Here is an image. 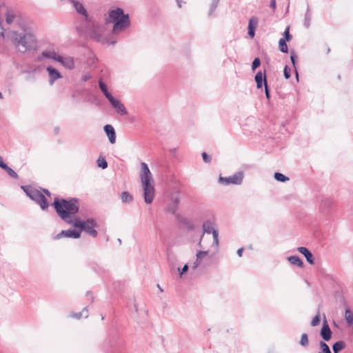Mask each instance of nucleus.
<instances>
[{
    "instance_id": "56",
    "label": "nucleus",
    "mask_w": 353,
    "mask_h": 353,
    "mask_svg": "<svg viewBox=\"0 0 353 353\" xmlns=\"http://www.w3.org/2000/svg\"><path fill=\"white\" fill-rule=\"evenodd\" d=\"M243 248H239L238 250H237V255L241 257L242 256V254H243Z\"/></svg>"
},
{
    "instance_id": "40",
    "label": "nucleus",
    "mask_w": 353,
    "mask_h": 353,
    "mask_svg": "<svg viewBox=\"0 0 353 353\" xmlns=\"http://www.w3.org/2000/svg\"><path fill=\"white\" fill-rule=\"evenodd\" d=\"M15 18V15L12 12L8 11L6 14V22L8 24H11Z\"/></svg>"
},
{
    "instance_id": "26",
    "label": "nucleus",
    "mask_w": 353,
    "mask_h": 353,
    "mask_svg": "<svg viewBox=\"0 0 353 353\" xmlns=\"http://www.w3.org/2000/svg\"><path fill=\"white\" fill-rule=\"evenodd\" d=\"M288 261L293 265L303 267V261L298 256H290L288 257Z\"/></svg>"
},
{
    "instance_id": "20",
    "label": "nucleus",
    "mask_w": 353,
    "mask_h": 353,
    "mask_svg": "<svg viewBox=\"0 0 353 353\" xmlns=\"http://www.w3.org/2000/svg\"><path fill=\"white\" fill-rule=\"evenodd\" d=\"M297 250L301 253L303 255H304V256L305 257L307 261L312 265L314 263V258H313V255L311 253V252L306 248L305 247H299L297 248Z\"/></svg>"
},
{
    "instance_id": "9",
    "label": "nucleus",
    "mask_w": 353,
    "mask_h": 353,
    "mask_svg": "<svg viewBox=\"0 0 353 353\" xmlns=\"http://www.w3.org/2000/svg\"><path fill=\"white\" fill-rule=\"evenodd\" d=\"M81 236V232L76 230H62L60 233L57 234L54 239H59L63 237L79 239Z\"/></svg>"
},
{
    "instance_id": "34",
    "label": "nucleus",
    "mask_w": 353,
    "mask_h": 353,
    "mask_svg": "<svg viewBox=\"0 0 353 353\" xmlns=\"http://www.w3.org/2000/svg\"><path fill=\"white\" fill-rule=\"evenodd\" d=\"M311 18H312V14H311V12L309 8H307L306 12L305 14V20H304V26L307 28H309L310 26Z\"/></svg>"
},
{
    "instance_id": "45",
    "label": "nucleus",
    "mask_w": 353,
    "mask_h": 353,
    "mask_svg": "<svg viewBox=\"0 0 353 353\" xmlns=\"http://www.w3.org/2000/svg\"><path fill=\"white\" fill-rule=\"evenodd\" d=\"M283 74L285 79H288L291 76V69L285 65L283 70Z\"/></svg>"
},
{
    "instance_id": "41",
    "label": "nucleus",
    "mask_w": 353,
    "mask_h": 353,
    "mask_svg": "<svg viewBox=\"0 0 353 353\" xmlns=\"http://www.w3.org/2000/svg\"><path fill=\"white\" fill-rule=\"evenodd\" d=\"M97 165L99 167L103 168V169H105L108 167V163L107 161H105V159L103 158H99L98 160H97Z\"/></svg>"
},
{
    "instance_id": "49",
    "label": "nucleus",
    "mask_w": 353,
    "mask_h": 353,
    "mask_svg": "<svg viewBox=\"0 0 353 353\" xmlns=\"http://www.w3.org/2000/svg\"><path fill=\"white\" fill-rule=\"evenodd\" d=\"M183 222L187 224V228L188 230H193L194 229V225L190 223L188 220H184Z\"/></svg>"
},
{
    "instance_id": "50",
    "label": "nucleus",
    "mask_w": 353,
    "mask_h": 353,
    "mask_svg": "<svg viewBox=\"0 0 353 353\" xmlns=\"http://www.w3.org/2000/svg\"><path fill=\"white\" fill-rule=\"evenodd\" d=\"M92 268L94 269V270L95 272H97V273H99H99H101V272H102L103 271V268H102L101 267H100L99 265H97V264H96V265H94L92 266Z\"/></svg>"
},
{
    "instance_id": "19",
    "label": "nucleus",
    "mask_w": 353,
    "mask_h": 353,
    "mask_svg": "<svg viewBox=\"0 0 353 353\" xmlns=\"http://www.w3.org/2000/svg\"><path fill=\"white\" fill-rule=\"evenodd\" d=\"M203 232L201 236V239H200V241L198 243V245L201 248V239H202V237L203 236V234L204 233H208V234H210L212 232V231H214L215 230V228H214V224L212 222L210 221H205L203 224Z\"/></svg>"
},
{
    "instance_id": "32",
    "label": "nucleus",
    "mask_w": 353,
    "mask_h": 353,
    "mask_svg": "<svg viewBox=\"0 0 353 353\" xmlns=\"http://www.w3.org/2000/svg\"><path fill=\"white\" fill-rule=\"evenodd\" d=\"M344 317L347 327L353 324V314L350 309L345 310Z\"/></svg>"
},
{
    "instance_id": "38",
    "label": "nucleus",
    "mask_w": 353,
    "mask_h": 353,
    "mask_svg": "<svg viewBox=\"0 0 353 353\" xmlns=\"http://www.w3.org/2000/svg\"><path fill=\"white\" fill-rule=\"evenodd\" d=\"M309 344L308 336L307 334L303 333L301 335V340L299 341V345L303 347H307Z\"/></svg>"
},
{
    "instance_id": "46",
    "label": "nucleus",
    "mask_w": 353,
    "mask_h": 353,
    "mask_svg": "<svg viewBox=\"0 0 353 353\" xmlns=\"http://www.w3.org/2000/svg\"><path fill=\"white\" fill-rule=\"evenodd\" d=\"M282 39H285V40L289 41L291 39V35L290 34V28L288 27L283 32V37Z\"/></svg>"
},
{
    "instance_id": "52",
    "label": "nucleus",
    "mask_w": 353,
    "mask_h": 353,
    "mask_svg": "<svg viewBox=\"0 0 353 353\" xmlns=\"http://www.w3.org/2000/svg\"><path fill=\"white\" fill-rule=\"evenodd\" d=\"M265 85V93L266 98L268 99H269L270 97V91H269L268 84L265 83V85Z\"/></svg>"
},
{
    "instance_id": "29",
    "label": "nucleus",
    "mask_w": 353,
    "mask_h": 353,
    "mask_svg": "<svg viewBox=\"0 0 353 353\" xmlns=\"http://www.w3.org/2000/svg\"><path fill=\"white\" fill-rule=\"evenodd\" d=\"M345 347V343L343 341H339L334 343L332 345V350L334 353H339Z\"/></svg>"
},
{
    "instance_id": "53",
    "label": "nucleus",
    "mask_w": 353,
    "mask_h": 353,
    "mask_svg": "<svg viewBox=\"0 0 353 353\" xmlns=\"http://www.w3.org/2000/svg\"><path fill=\"white\" fill-rule=\"evenodd\" d=\"M169 266L172 272H174L176 270L177 268L176 267V263L169 264Z\"/></svg>"
},
{
    "instance_id": "57",
    "label": "nucleus",
    "mask_w": 353,
    "mask_h": 353,
    "mask_svg": "<svg viewBox=\"0 0 353 353\" xmlns=\"http://www.w3.org/2000/svg\"><path fill=\"white\" fill-rule=\"evenodd\" d=\"M273 176L279 177V176H285L284 174H283L282 173L276 172L274 173V176Z\"/></svg>"
},
{
    "instance_id": "35",
    "label": "nucleus",
    "mask_w": 353,
    "mask_h": 353,
    "mask_svg": "<svg viewBox=\"0 0 353 353\" xmlns=\"http://www.w3.org/2000/svg\"><path fill=\"white\" fill-rule=\"evenodd\" d=\"M71 316L77 319H81L82 316L87 318L88 316V311L87 307H85L81 312L74 313Z\"/></svg>"
},
{
    "instance_id": "31",
    "label": "nucleus",
    "mask_w": 353,
    "mask_h": 353,
    "mask_svg": "<svg viewBox=\"0 0 353 353\" xmlns=\"http://www.w3.org/2000/svg\"><path fill=\"white\" fill-rule=\"evenodd\" d=\"M121 199L124 203H130L133 201V196L128 192H123L121 195Z\"/></svg>"
},
{
    "instance_id": "59",
    "label": "nucleus",
    "mask_w": 353,
    "mask_h": 353,
    "mask_svg": "<svg viewBox=\"0 0 353 353\" xmlns=\"http://www.w3.org/2000/svg\"><path fill=\"white\" fill-rule=\"evenodd\" d=\"M177 5L179 8H181V0H176Z\"/></svg>"
},
{
    "instance_id": "47",
    "label": "nucleus",
    "mask_w": 353,
    "mask_h": 353,
    "mask_svg": "<svg viewBox=\"0 0 353 353\" xmlns=\"http://www.w3.org/2000/svg\"><path fill=\"white\" fill-rule=\"evenodd\" d=\"M296 56L295 55L294 52H292L291 53V55H290V59H291V61H292V64H293V66H294V68L295 70H296V66H295V60H296ZM296 78L298 79V72H297V71H296Z\"/></svg>"
},
{
    "instance_id": "55",
    "label": "nucleus",
    "mask_w": 353,
    "mask_h": 353,
    "mask_svg": "<svg viewBox=\"0 0 353 353\" xmlns=\"http://www.w3.org/2000/svg\"><path fill=\"white\" fill-rule=\"evenodd\" d=\"M276 180L281 182H285L290 179V178H275Z\"/></svg>"
},
{
    "instance_id": "23",
    "label": "nucleus",
    "mask_w": 353,
    "mask_h": 353,
    "mask_svg": "<svg viewBox=\"0 0 353 353\" xmlns=\"http://www.w3.org/2000/svg\"><path fill=\"white\" fill-rule=\"evenodd\" d=\"M99 86L104 96L107 98L108 101H110L114 97L112 94L108 91V87L106 84L101 79L99 81Z\"/></svg>"
},
{
    "instance_id": "24",
    "label": "nucleus",
    "mask_w": 353,
    "mask_h": 353,
    "mask_svg": "<svg viewBox=\"0 0 353 353\" xmlns=\"http://www.w3.org/2000/svg\"><path fill=\"white\" fill-rule=\"evenodd\" d=\"M255 81L256 83L257 88H262L263 83L264 85L267 83L265 75H263L261 72H257V74L255 76Z\"/></svg>"
},
{
    "instance_id": "7",
    "label": "nucleus",
    "mask_w": 353,
    "mask_h": 353,
    "mask_svg": "<svg viewBox=\"0 0 353 353\" xmlns=\"http://www.w3.org/2000/svg\"><path fill=\"white\" fill-rule=\"evenodd\" d=\"M143 190L144 201L146 204L152 203L154 196V178H141Z\"/></svg>"
},
{
    "instance_id": "8",
    "label": "nucleus",
    "mask_w": 353,
    "mask_h": 353,
    "mask_svg": "<svg viewBox=\"0 0 353 353\" xmlns=\"http://www.w3.org/2000/svg\"><path fill=\"white\" fill-rule=\"evenodd\" d=\"M180 192L178 189H175L168 194L170 203L167 207V212L174 214L178 209L180 199Z\"/></svg>"
},
{
    "instance_id": "16",
    "label": "nucleus",
    "mask_w": 353,
    "mask_h": 353,
    "mask_svg": "<svg viewBox=\"0 0 353 353\" xmlns=\"http://www.w3.org/2000/svg\"><path fill=\"white\" fill-rule=\"evenodd\" d=\"M57 62L60 63L63 67L67 69L71 70L74 68V59L71 57H62L59 55Z\"/></svg>"
},
{
    "instance_id": "15",
    "label": "nucleus",
    "mask_w": 353,
    "mask_h": 353,
    "mask_svg": "<svg viewBox=\"0 0 353 353\" xmlns=\"http://www.w3.org/2000/svg\"><path fill=\"white\" fill-rule=\"evenodd\" d=\"M242 182L243 178H219L218 179V183L221 185H240Z\"/></svg>"
},
{
    "instance_id": "58",
    "label": "nucleus",
    "mask_w": 353,
    "mask_h": 353,
    "mask_svg": "<svg viewBox=\"0 0 353 353\" xmlns=\"http://www.w3.org/2000/svg\"><path fill=\"white\" fill-rule=\"evenodd\" d=\"M43 191L45 192L46 194H47L48 196H50L51 194L50 192V191L47 189H43Z\"/></svg>"
},
{
    "instance_id": "51",
    "label": "nucleus",
    "mask_w": 353,
    "mask_h": 353,
    "mask_svg": "<svg viewBox=\"0 0 353 353\" xmlns=\"http://www.w3.org/2000/svg\"><path fill=\"white\" fill-rule=\"evenodd\" d=\"M90 78H91V75L88 73H86V74H84L82 75L81 81L83 82H85L88 80H89Z\"/></svg>"
},
{
    "instance_id": "28",
    "label": "nucleus",
    "mask_w": 353,
    "mask_h": 353,
    "mask_svg": "<svg viewBox=\"0 0 353 353\" xmlns=\"http://www.w3.org/2000/svg\"><path fill=\"white\" fill-rule=\"evenodd\" d=\"M151 172L148 165L142 162L141 163L140 176H150Z\"/></svg>"
},
{
    "instance_id": "33",
    "label": "nucleus",
    "mask_w": 353,
    "mask_h": 353,
    "mask_svg": "<svg viewBox=\"0 0 353 353\" xmlns=\"http://www.w3.org/2000/svg\"><path fill=\"white\" fill-rule=\"evenodd\" d=\"M288 41L285 40V39H280L279 41V48L280 51L284 53H287L288 52V45L286 43Z\"/></svg>"
},
{
    "instance_id": "6",
    "label": "nucleus",
    "mask_w": 353,
    "mask_h": 353,
    "mask_svg": "<svg viewBox=\"0 0 353 353\" xmlns=\"http://www.w3.org/2000/svg\"><path fill=\"white\" fill-rule=\"evenodd\" d=\"M72 225L79 228L80 232H85L88 234L93 238H96L98 235V232L95 229L98 227V223L93 218H90L85 221H82L79 218H75L74 222Z\"/></svg>"
},
{
    "instance_id": "5",
    "label": "nucleus",
    "mask_w": 353,
    "mask_h": 353,
    "mask_svg": "<svg viewBox=\"0 0 353 353\" xmlns=\"http://www.w3.org/2000/svg\"><path fill=\"white\" fill-rule=\"evenodd\" d=\"M21 189L26 195L35 203H37L42 210H46L49 203L46 196L38 190L31 185H21Z\"/></svg>"
},
{
    "instance_id": "37",
    "label": "nucleus",
    "mask_w": 353,
    "mask_h": 353,
    "mask_svg": "<svg viewBox=\"0 0 353 353\" xmlns=\"http://www.w3.org/2000/svg\"><path fill=\"white\" fill-rule=\"evenodd\" d=\"M212 236H213L212 246H215L216 250H217L219 248V232L216 230H215L214 231H212Z\"/></svg>"
},
{
    "instance_id": "60",
    "label": "nucleus",
    "mask_w": 353,
    "mask_h": 353,
    "mask_svg": "<svg viewBox=\"0 0 353 353\" xmlns=\"http://www.w3.org/2000/svg\"><path fill=\"white\" fill-rule=\"evenodd\" d=\"M348 327L350 328V330H351V334L353 336V324L350 325V326H348Z\"/></svg>"
},
{
    "instance_id": "30",
    "label": "nucleus",
    "mask_w": 353,
    "mask_h": 353,
    "mask_svg": "<svg viewBox=\"0 0 353 353\" xmlns=\"http://www.w3.org/2000/svg\"><path fill=\"white\" fill-rule=\"evenodd\" d=\"M167 260L168 264H174L177 262V257L176 254L170 249L167 250Z\"/></svg>"
},
{
    "instance_id": "25",
    "label": "nucleus",
    "mask_w": 353,
    "mask_h": 353,
    "mask_svg": "<svg viewBox=\"0 0 353 353\" xmlns=\"http://www.w3.org/2000/svg\"><path fill=\"white\" fill-rule=\"evenodd\" d=\"M0 167L6 171L9 176H18L17 173L11 168L3 162L1 157H0Z\"/></svg>"
},
{
    "instance_id": "36",
    "label": "nucleus",
    "mask_w": 353,
    "mask_h": 353,
    "mask_svg": "<svg viewBox=\"0 0 353 353\" xmlns=\"http://www.w3.org/2000/svg\"><path fill=\"white\" fill-rule=\"evenodd\" d=\"M319 347L321 352H319V353H332L330 347L324 341L319 342Z\"/></svg>"
},
{
    "instance_id": "27",
    "label": "nucleus",
    "mask_w": 353,
    "mask_h": 353,
    "mask_svg": "<svg viewBox=\"0 0 353 353\" xmlns=\"http://www.w3.org/2000/svg\"><path fill=\"white\" fill-rule=\"evenodd\" d=\"M252 168L250 165H243L241 170L233 174L232 176H243L244 174H250L248 171Z\"/></svg>"
},
{
    "instance_id": "12",
    "label": "nucleus",
    "mask_w": 353,
    "mask_h": 353,
    "mask_svg": "<svg viewBox=\"0 0 353 353\" xmlns=\"http://www.w3.org/2000/svg\"><path fill=\"white\" fill-rule=\"evenodd\" d=\"M334 201L329 198L325 197L321 199V203L319 205V210L321 213L326 214L328 210L333 206Z\"/></svg>"
},
{
    "instance_id": "4",
    "label": "nucleus",
    "mask_w": 353,
    "mask_h": 353,
    "mask_svg": "<svg viewBox=\"0 0 353 353\" xmlns=\"http://www.w3.org/2000/svg\"><path fill=\"white\" fill-rule=\"evenodd\" d=\"M88 26L86 27V32L90 38L94 39L97 42H101L102 43H107L114 45L116 41H110L107 38H103L101 35L103 30V26L92 21L90 19L87 21Z\"/></svg>"
},
{
    "instance_id": "42",
    "label": "nucleus",
    "mask_w": 353,
    "mask_h": 353,
    "mask_svg": "<svg viewBox=\"0 0 353 353\" xmlns=\"http://www.w3.org/2000/svg\"><path fill=\"white\" fill-rule=\"evenodd\" d=\"M320 321H321L320 315H319V314H317L312 319V320L311 321V325L312 327H315V326L318 325L320 323Z\"/></svg>"
},
{
    "instance_id": "39",
    "label": "nucleus",
    "mask_w": 353,
    "mask_h": 353,
    "mask_svg": "<svg viewBox=\"0 0 353 353\" xmlns=\"http://www.w3.org/2000/svg\"><path fill=\"white\" fill-rule=\"evenodd\" d=\"M219 1H220V0H213L212 1L210 8L209 13H208L209 16H211L213 14V12L215 11V10L216 9V8L218 6Z\"/></svg>"
},
{
    "instance_id": "48",
    "label": "nucleus",
    "mask_w": 353,
    "mask_h": 353,
    "mask_svg": "<svg viewBox=\"0 0 353 353\" xmlns=\"http://www.w3.org/2000/svg\"><path fill=\"white\" fill-rule=\"evenodd\" d=\"M202 158L204 162L210 163L211 161V157L206 152L202 153Z\"/></svg>"
},
{
    "instance_id": "1",
    "label": "nucleus",
    "mask_w": 353,
    "mask_h": 353,
    "mask_svg": "<svg viewBox=\"0 0 353 353\" xmlns=\"http://www.w3.org/2000/svg\"><path fill=\"white\" fill-rule=\"evenodd\" d=\"M78 202L79 200L76 198L70 199L56 198L52 205L61 219L68 224L72 225L74 219L72 216L76 214L79 210Z\"/></svg>"
},
{
    "instance_id": "14",
    "label": "nucleus",
    "mask_w": 353,
    "mask_h": 353,
    "mask_svg": "<svg viewBox=\"0 0 353 353\" xmlns=\"http://www.w3.org/2000/svg\"><path fill=\"white\" fill-rule=\"evenodd\" d=\"M320 335L325 341H328L332 338V331L327 324L326 319H325L321 330L320 331Z\"/></svg>"
},
{
    "instance_id": "21",
    "label": "nucleus",
    "mask_w": 353,
    "mask_h": 353,
    "mask_svg": "<svg viewBox=\"0 0 353 353\" xmlns=\"http://www.w3.org/2000/svg\"><path fill=\"white\" fill-rule=\"evenodd\" d=\"M208 254V251H198L196 254V261L193 263L192 265V269L195 270L198 267L199 265L201 264V259L206 256Z\"/></svg>"
},
{
    "instance_id": "63",
    "label": "nucleus",
    "mask_w": 353,
    "mask_h": 353,
    "mask_svg": "<svg viewBox=\"0 0 353 353\" xmlns=\"http://www.w3.org/2000/svg\"><path fill=\"white\" fill-rule=\"evenodd\" d=\"M158 287L159 288V290H160L161 291H162L161 288H160V287H159V285H158Z\"/></svg>"
},
{
    "instance_id": "44",
    "label": "nucleus",
    "mask_w": 353,
    "mask_h": 353,
    "mask_svg": "<svg viewBox=\"0 0 353 353\" xmlns=\"http://www.w3.org/2000/svg\"><path fill=\"white\" fill-rule=\"evenodd\" d=\"M260 64H261V61H260L259 58H258V57L255 58L253 60L252 63V70H254L258 67H259Z\"/></svg>"
},
{
    "instance_id": "22",
    "label": "nucleus",
    "mask_w": 353,
    "mask_h": 353,
    "mask_svg": "<svg viewBox=\"0 0 353 353\" xmlns=\"http://www.w3.org/2000/svg\"><path fill=\"white\" fill-rule=\"evenodd\" d=\"M72 3H73V6H74V8H75L76 11L77 12H79V14L84 15L85 17L86 21L90 20V18L87 14V11L85 9L83 5L81 3L76 1H73Z\"/></svg>"
},
{
    "instance_id": "13",
    "label": "nucleus",
    "mask_w": 353,
    "mask_h": 353,
    "mask_svg": "<svg viewBox=\"0 0 353 353\" xmlns=\"http://www.w3.org/2000/svg\"><path fill=\"white\" fill-rule=\"evenodd\" d=\"M46 70L48 72L50 85H53L56 80L61 78V73L52 66H48Z\"/></svg>"
},
{
    "instance_id": "10",
    "label": "nucleus",
    "mask_w": 353,
    "mask_h": 353,
    "mask_svg": "<svg viewBox=\"0 0 353 353\" xmlns=\"http://www.w3.org/2000/svg\"><path fill=\"white\" fill-rule=\"evenodd\" d=\"M109 101L119 114L121 115H126L128 114L125 107L119 99L113 97Z\"/></svg>"
},
{
    "instance_id": "17",
    "label": "nucleus",
    "mask_w": 353,
    "mask_h": 353,
    "mask_svg": "<svg viewBox=\"0 0 353 353\" xmlns=\"http://www.w3.org/2000/svg\"><path fill=\"white\" fill-rule=\"evenodd\" d=\"M258 23L259 19L256 17H252L249 20L248 34L251 38H253L255 35V30L258 26Z\"/></svg>"
},
{
    "instance_id": "62",
    "label": "nucleus",
    "mask_w": 353,
    "mask_h": 353,
    "mask_svg": "<svg viewBox=\"0 0 353 353\" xmlns=\"http://www.w3.org/2000/svg\"><path fill=\"white\" fill-rule=\"evenodd\" d=\"M118 241H119V244H121V240L120 239H118Z\"/></svg>"
},
{
    "instance_id": "61",
    "label": "nucleus",
    "mask_w": 353,
    "mask_h": 353,
    "mask_svg": "<svg viewBox=\"0 0 353 353\" xmlns=\"http://www.w3.org/2000/svg\"><path fill=\"white\" fill-rule=\"evenodd\" d=\"M3 98V94L2 93L0 92V99H1Z\"/></svg>"
},
{
    "instance_id": "2",
    "label": "nucleus",
    "mask_w": 353,
    "mask_h": 353,
    "mask_svg": "<svg viewBox=\"0 0 353 353\" xmlns=\"http://www.w3.org/2000/svg\"><path fill=\"white\" fill-rule=\"evenodd\" d=\"M12 42L19 51L23 53L37 46V39L30 30H26L23 33L14 32Z\"/></svg>"
},
{
    "instance_id": "18",
    "label": "nucleus",
    "mask_w": 353,
    "mask_h": 353,
    "mask_svg": "<svg viewBox=\"0 0 353 353\" xmlns=\"http://www.w3.org/2000/svg\"><path fill=\"white\" fill-rule=\"evenodd\" d=\"M104 131L108 137L109 141L114 144L116 142V132L114 128L111 125H105L104 126Z\"/></svg>"
},
{
    "instance_id": "54",
    "label": "nucleus",
    "mask_w": 353,
    "mask_h": 353,
    "mask_svg": "<svg viewBox=\"0 0 353 353\" xmlns=\"http://www.w3.org/2000/svg\"><path fill=\"white\" fill-rule=\"evenodd\" d=\"M270 7L272 9L276 8V1L275 0H271Z\"/></svg>"
},
{
    "instance_id": "43",
    "label": "nucleus",
    "mask_w": 353,
    "mask_h": 353,
    "mask_svg": "<svg viewBox=\"0 0 353 353\" xmlns=\"http://www.w3.org/2000/svg\"><path fill=\"white\" fill-rule=\"evenodd\" d=\"M188 270V264H185L182 268H181L179 267H177V268H176V271L179 272L181 277L182 276V275L183 274L187 272Z\"/></svg>"
},
{
    "instance_id": "11",
    "label": "nucleus",
    "mask_w": 353,
    "mask_h": 353,
    "mask_svg": "<svg viewBox=\"0 0 353 353\" xmlns=\"http://www.w3.org/2000/svg\"><path fill=\"white\" fill-rule=\"evenodd\" d=\"M59 55L56 53L54 50H43L41 54L38 57L37 60L39 61H43L44 59H50L57 61Z\"/></svg>"
},
{
    "instance_id": "3",
    "label": "nucleus",
    "mask_w": 353,
    "mask_h": 353,
    "mask_svg": "<svg viewBox=\"0 0 353 353\" xmlns=\"http://www.w3.org/2000/svg\"><path fill=\"white\" fill-rule=\"evenodd\" d=\"M105 21L106 23H114L112 31L114 34L124 30L130 24L129 15L125 14L123 10L119 8L110 10L108 18H106Z\"/></svg>"
}]
</instances>
